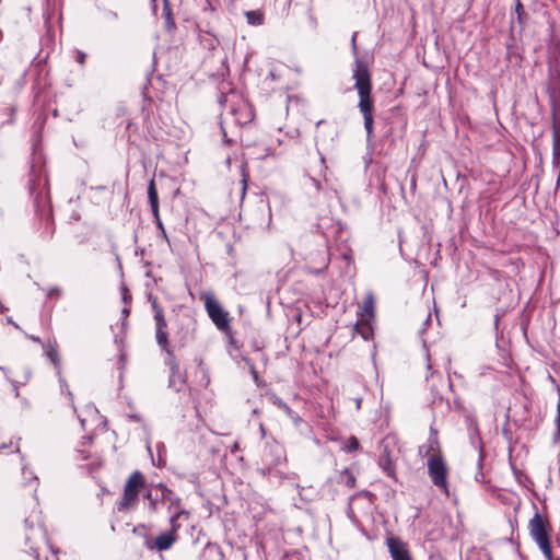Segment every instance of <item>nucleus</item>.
<instances>
[{
    "instance_id": "nucleus-12",
    "label": "nucleus",
    "mask_w": 560,
    "mask_h": 560,
    "mask_svg": "<svg viewBox=\"0 0 560 560\" xmlns=\"http://www.w3.org/2000/svg\"><path fill=\"white\" fill-rule=\"evenodd\" d=\"M355 331L361 335L364 340H369L373 336L372 319L359 318L355 325Z\"/></svg>"
},
{
    "instance_id": "nucleus-23",
    "label": "nucleus",
    "mask_w": 560,
    "mask_h": 560,
    "mask_svg": "<svg viewBox=\"0 0 560 560\" xmlns=\"http://www.w3.org/2000/svg\"><path fill=\"white\" fill-rule=\"evenodd\" d=\"M22 472L24 475V478H25V482H30V481H35L37 479V477L34 475V472L32 470H30L27 467L23 466L22 468Z\"/></svg>"
},
{
    "instance_id": "nucleus-19",
    "label": "nucleus",
    "mask_w": 560,
    "mask_h": 560,
    "mask_svg": "<svg viewBox=\"0 0 560 560\" xmlns=\"http://www.w3.org/2000/svg\"><path fill=\"white\" fill-rule=\"evenodd\" d=\"M341 476H342V480L347 487L353 488L355 486V478L350 471L345 470V471H342Z\"/></svg>"
},
{
    "instance_id": "nucleus-24",
    "label": "nucleus",
    "mask_w": 560,
    "mask_h": 560,
    "mask_svg": "<svg viewBox=\"0 0 560 560\" xmlns=\"http://www.w3.org/2000/svg\"><path fill=\"white\" fill-rule=\"evenodd\" d=\"M277 405L284 410V412L290 417L293 418V410L282 400L278 399Z\"/></svg>"
},
{
    "instance_id": "nucleus-7",
    "label": "nucleus",
    "mask_w": 560,
    "mask_h": 560,
    "mask_svg": "<svg viewBox=\"0 0 560 560\" xmlns=\"http://www.w3.org/2000/svg\"><path fill=\"white\" fill-rule=\"evenodd\" d=\"M179 528H174L170 526V529L161 533L153 541H145V546L148 549L158 551L168 550L177 540V532Z\"/></svg>"
},
{
    "instance_id": "nucleus-11",
    "label": "nucleus",
    "mask_w": 560,
    "mask_h": 560,
    "mask_svg": "<svg viewBox=\"0 0 560 560\" xmlns=\"http://www.w3.org/2000/svg\"><path fill=\"white\" fill-rule=\"evenodd\" d=\"M32 530V535H26V540L31 542L32 539H36L39 542L47 544V534L46 529L44 528L39 516H37V524L36 526L32 525L30 527Z\"/></svg>"
},
{
    "instance_id": "nucleus-32",
    "label": "nucleus",
    "mask_w": 560,
    "mask_h": 560,
    "mask_svg": "<svg viewBox=\"0 0 560 560\" xmlns=\"http://www.w3.org/2000/svg\"><path fill=\"white\" fill-rule=\"evenodd\" d=\"M38 548H39V547H33V546H31V549H33V550H34L36 558H38Z\"/></svg>"
},
{
    "instance_id": "nucleus-17",
    "label": "nucleus",
    "mask_w": 560,
    "mask_h": 560,
    "mask_svg": "<svg viewBox=\"0 0 560 560\" xmlns=\"http://www.w3.org/2000/svg\"><path fill=\"white\" fill-rule=\"evenodd\" d=\"M160 489H161V498L164 502H167L168 505H167V510L168 511H172V501L174 499H178L176 495L173 494V492L167 489L165 486H160Z\"/></svg>"
},
{
    "instance_id": "nucleus-33",
    "label": "nucleus",
    "mask_w": 560,
    "mask_h": 560,
    "mask_svg": "<svg viewBox=\"0 0 560 560\" xmlns=\"http://www.w3.org/2000/svg\"><path fill=\"white\" fill-rule=\"evenodd\" d=\"M128 299H129V296L127 295V292L125 291L124 295H122L124 302L127 303Z\"/></svg>"
},
{
    "instance_id": "nucleus-25",
    "label": "nucleus",
    "mask_w": 560,
    "mask_h": 560,
    "mask_svg": "<svg viewBox=\"0 0 560 560\" xmlns=\"http://www.w3.org/2000/svg\"><path fill=\"white\" fill-rule=\"evenodd\" d=\"M154 219H155V222H156V226L161 230L164 238L167 240V235H166L165 229L163 226V223H162V221L160 219V213L159 212H158V218H154Z\"/></svg>"
},
{
    "instance_id": "nucleus-40",
    "label": "nucleus",
    "mask_w": 560,
    "mask_h": 560,
    "mask_svg": "<svg viewBox=\"0 0 560 560\" xmlns=\"http://www.w3.org/2000/svg\"><path fill=\"white\" fill-rule=\"evenodd\" d=\"M313 182H314L315 186L318 188L319 187V183L317 180H315V179Z\"/></svg>"
},
{
    "instance_id": "nucleus-13",
    "label": "nucleus",
    "mask_w": 560,
    "mask_h": 560,
    "mask_svg": "<svg viewBox=\"0 0 560 560\" xmlns=\"http://www.w3.org/2000/svg\"><path fill=\"white\" fill-rule=\"evenodd\" d=\"M148 198L151 206L152 214L154 218H158V210H159V198H158V191L155 188L154 180L152 179L149 183L148 186Z\"/></svg>"
},
{
    "instance_id": "nucleus-2",
    "label": "nucleus",
    "mask_w": 560,
    "mask_h": 560,
    "mask_svg": "<svg viewBox=\"0 0 560 560\" xmlns=\"http://www.w3.org/2000/svg\"><path fill=\"white\" fill-rule=\"evenodd\" d=\"M530 537L539 547L547 560H555L549 541L548 522L536 513L528 524Z\"/></svg>"
},
{
    "instance_id": "nucleus-16",
    "label": "nucleus",
    "mask_w": 560,
    "mask_h": 560,
    "mask_svg": "<svg viewBox=\"0 0 560 560\" xmlns=\"http://www.w3.org/2000/svg\"><path fill=\"white\" fill-rule=\"evenodd\" d=\"M245 15L250 25H261L264 22V14L258 10L247 11Z\"/></svg>"
},
{
    "instance_id": "nucleus-28",
    "label": "nucleus",
    "mask_w": 560,
    "mask_h": 560,
    "mask_svg": "<svg viewBox=\"0 0 560 560\" xmlns=\"http://www.w3.org/2000/svg\"><path fill=\"white\" fill-rule=\"evenodd\" d=\"M250 371H252V374H253V377L255 380V382L258 381V373L257 371L255 370V368L253 365H250Z\"/></svg>"
},
{
    "instance_id": "nucleus-38",
    "label": "nucleus",
    "mask_w": 560,
    "mask_h": 560,
    "mask_svg": "<svg viewBox=\"0 0 560 560\" xmlns=\"http://www.w3.org/2000/svg\"><path fill=\"white\" fill-rule=\"evenodd\" d=\"M80 453H81V459H86L88 458V455L84 452H80Z\"/></svg>"
},
{
    "instance_id": "nucleus-18",
    "label": "nucleus",
    "mask_w": 560,
    "mask_h": 560,
    "mask_svg": "<svg viewBox=\"0 0 560 560\" xmlns=\"http://www.w3.org/2000/svg\"><path fill=\"white\" fill-rule=\"evenodd\" d=\"M357 450H359V441L355 436H350L343 445V451L350 453Z\"/></svg>"
},
{
    "instance_id": "nucleus-9",
    "label": "nucleus",
    "mask_w": 560,
    "mask_h": 560,
    "mask_svg": "<svg viewBox=\"0 0 560 560\" xmlns=\"http://www.w3.org/2000/svg\"><path fill=\"white\" fill-rule=\"evenodd\" d=\"M155 338L158 345L167 352L168 355L172 354L168 346V334L166 330V320L164 317L158 316V322H155Z\"/></svg>"
},
{
    "instance_id": "nucleus-36",
    "label": "nucleus",
    "mask_w": 560,
    "mask_h": 560,
    "mask_svg": "<svg viewBox=\"0 0 560 560\" xmlns=\"http://www.w3.org/2000/svg\"><path fill=\"white\" fill-rule=\"evenodd\" d=\"M30 338L35 342H40V339L38 337L31 336Z\"/></svg>"
},
{
    "instance_id": "nucleus-39",
    "label": "nucleus",
    "mask_w": 560,
    "mask_h": 560,
    "mask_svg": "<svg viewBox=\"0 0 560 560\" xmlns=\"http://www.w3.org/2000/svg\"><path fill=\"white\" fill-rule=\"evenodd\" d=\"M295 422H298L300 420V418L293 412V418H292Z\"/></svg>"
},
{
    "instance_id": "nucleus-6",
    "label": "nucleus",
    "mask_w": 560,
    "mask_h": 560,
    "mask_svg": "<svg viewBox=\"0 0 560 560\" xmlns=\"http://www.w3.org/2000/svg\"><path fill=\"white\" fill-rule=\"evenodd\" d=\"M44 349H45V353H46L47 358L50 360V362L55 365V368L57 370L61 392H66L71 405L73 406V395L70 392L65 378L61 376L60 358H59L56 341L48 342L47 345L44 346Z\"/></svg>"
},
{
    "instance_id": "nucleus-29",
    "label": "nucleus",
    "mask_w": 560,
    "mask_h": 560,
    "mask_svg": "<svg viewBox=\"0 0 560 560\" xmlns=\"http://www.w3.org/2000/svg\"><path fill=\"white\" fill-rule=\"evenodd\" d=\"M361 404H362V398H357V399H355V407H357V410H360V409H361Z\"/></svg>"
},
{
    "instance_id": "nucleus-4",
    "label": "nucleus",
    "mask_w": 560,
    "mask_h": 560,
    "mask_svg": "<svg viewBox=\"0 0 560 560\" xmlns=\"http://www.w3.org/2000/svg\"><path fill=\"white\" fill-rule=\"evenodd\" d=\"M205 302L206 311L220 330H226L230 327L229 313L223 310L219 301L212 292H205L201 294Z\"/></svg>"
},
{
    "instance_id": "nucleus-22",
    "label": "nucleus",
    "mask_w": 560,
    "mask_h": 560,
    "mask_svg": "<svg viewBox=\"0 0 560 560\" xmlns=\"http://www.w3.org/2000/svg\"><path fill=\"white\" fill-rule=\"evenodd\" d=\"M151 305L154 311V319L158 322V316L164 317L162 307L158 304L156 299L151 300Z\"/></svg>"
},
{
    "instance_id": "nucleus-14",
    "label": "nucleus",
    "mask_w": 560,
    "mask_h": 560,
    "mask_svg": "<svg viewBox=\"0 0 560 560\" xmlns=\"http://www.w3.org/2000/svg\"><path fill=\"white\" fill-rule=\"evenodd\" d=\"M374 317V298L369 293L361 307L360 318L373 319Z\"/></svg>"
},
{
    "instance_id": "nucleus-27",
    "label": "nucleus",
    "mask_w": 560,
    "mask_h": 560,
    "mask_svg": "<svg viewBox=\"0 0 560 560\" xmlns=\"http://www.w3.org/2000/svg\"><path fill=\"white\" fill-rule=\"evenodd\" d=\"M147 498H148V499H149V501H150V502H149V509H150L151 511H153V512H154V511H156V501H155V500H153V499L151 498V493H150V492H148V493H147Z\"/></svg>"
},
{
    "instance_id": "nucleus-35",
    "label": "nucleus",
    "mask_w": 560,
    "mask_h": 560,
    "mask_svg": "<svg viewBox=\"0 0 560 560\" xmlns=\"http://www.w3.org/2000/svg\"><path fill=\"white\" fill-rule=\"evenodd\" d=\"M122 314H124V316H128L129 315V308L125 307L122 310Z\"/></svg>"
},
{
    "instance_id": "nucleus-41",
    "label": "nucleus",
    "mask_w": 560,
    "mask_h": 560,
    "mask_svg": "<svg viewBox=\"0 0 560 560\" xmlns=\"http://www.w3.org/2000/svg\"><path fill=\"white\" fill-rule=\"evenodd\" d=\"M2 36V31L0 30V37Z\"/></svg>"
},
{
    "instance_id": "nucleus-20",
    "label": "nucleus",
    "mask_w": 560,
    "mask_h": 560,
    "mask_svg": "<svg viewBox=\"0 0 560 560\" xmlns=\"http://www.w3.org/2000/svg\"><path fill=\"white\" fill-rule=\"evenodd\" d=\"M552 155L555 162L560 158V143L557 133L553 135Z\"/></svg>"
},
{
    "instance_id": "nucleus-31",
    "label": "nucleus",
    "mask_w": 560,
    "mask_h": 560,
    "mask_svg": "<svg viewBox=\"0 0 560 560\" xmlns=\"http://www.w3.org/2000/svg\"><path fill=\"white\" fill-rule=\"evenodd\" d=\"M79 419H80V423H81L82 428L84 429L85 428V419L81 418V416H79Z\"/></svg>"
},
{
    "instance_id": "nucleus-10",
    "label": "nucleus",
    "mask_w": 560,
    "mask_h": 560,
    "mask_svg": "<svg viewBox=\"0 0 560 560\" xmlns=\"http://www.w3.org/2000/svg\"><path fill=\"white\" fill-rule=\"evenodd\" d=\"M170 515V526L174 528H180V518H188L189 513L183 509L180 500L174 499L172 501V511H168Z\"/></svg>"
},
{
    "instance_id": "nucleus-3",
    "label": "nucleus",
    "mask_w": 560,
    "mask_h": 560,
    "mask_svg": "<svg viewBox=\"0 0 560 560\" xmlns=\"http://www.w3.org/2000/svg\"><path fill=\"white\" fill-rule=\"evenodd\" d=\"M427 465L432 483L444 494L448 495V467L443 457L439 454H433L429 457Z\"/></svg>"
},
{
    "instance_id": "nucleus-1",
    "label": "nucleus",
    "mask_w": 560,
    "mask_h": 560,
    "mask_svg": "<svg viewBox=\"0 0 560 560\" xmlns=\"http://www.w3.org/2000/svg\"><path fill=\"white\" fill-rule=\"evenodd\" d=\"M355 80V89L359 94V109L364 118V128L368 137L373 135V100L371 97V77L368 67L357 59L355 69L353 71Z\"/></svg>"
},
{
    "instance_id": "nucleus-5",
    "label": "nucleus",
    "mask_w": 560,
    "mask_h": 560,
    "mask_svg": "<svg viewBox=\"0 0 560 560\" xmlns=\"http://www.w3.org/2000/svg\"><path fill=\"white\" fill-rule=\"evenodd\" d=\"M143 488H144V478L141 475V472L140 471L132 472L125 485L122 498H121L120 502L118 503V510L124 511V510H128V509L135 506V504L138 500L139 491Z\"/></svg>"
},
{
    "instance_id": "nucleus-34",
    "label": "nucleus",
    "mask_w": 560,
    "mask_h": 560,
    "mask_svg": "<svg viewBox=\"0 0 560 560\" xmlns=\"http://www.w3.org/2000/svg\"><path fill=\"white\" fill-rule=\"evenodd\" d=\"M88 411H90L92 413H97V410L94 407H89Z\"/></svg>"
},
{
    "instance_id": "nucleus-26",
    "label": "nucleus",
    "mask_w": 560,
    "mask_h": 560,
    "mask_svg": "<svg viewBox=\"0 0 560 560\" xmlns=\"http://www.w3.org/2000/svg\"><path fill=\"white\" fill-rule=\"evenodd\" d=\"M85 58H86V55L83 51H80V50L75 51L77 62H79L80 65H83L85 61Z\"/></svg>"
},
{
    "instance_id": "nucleus-21",
    "label": "nucleus",
    "mask_w": 560,
    "mask_h": 560,
    "mask_svg": "<svg viewBox=\"0 0 560 560\" xmlns=\"http://www.w3.org/2000/svg\"><path fill=\"white\" fill-rule=\"evenodd\" d=\"M424 447H427L425 455H428L431 452H435V450L438 448V441H436V439L435 438H430L429 441H428V445L420 448L421 453L423 452Z\"/></svg>"
},
{
    "instance_id": "nucleus-30",
    "label": "nucleus",
    "mask_w": 560,
    "mask_h": 560,
    "mask_svg": "<svg viewBox=\"0 0 560 560\" xmlns=\"http://www.w3.org/2000/svg\"><path fill=\"white\" fill-rule=\"evenodd\" d=\"M355 36H357V34L354 33L352 36V47H353L354 52H357Z\"/></svg>"
},
{
    "instance_id": "nucleus-15",
    "label": "nucleus",
    "mask_w": 560,
    "mask_h": 560,
    "mask_svg": "<svg viewBox=\"0 0 560 560\" xmlns=\"http://www.w3.org/2000/svg\"><path fill=\"white\" fill-rule=\"evenodd\" d=\"M380 466L388 477L395 478V465L386 451L380 457Z\"/></svg>"
},
{
    "instance_id": "nucleus-8",
    "label": "nucleus",
    "mask_w": 560,
    "mask_h": 560,
    "mask_svg": "<svg viewBox=\"0 0 560 560\" xmlns=\"http://www.w3.org/2000/svg\"><path fill=\"white\" fill-rule=\"evenodd\" d=\"M387 547L393 560H412L407 545L399 538H387Z\"/></svg>"
},
{
    "instance_id": "nucleus-37",
    "label": "nucleus",
    "mask_w": 560,
    "mask_h": 560,
    "mask_svg": "<svg viewBox=\"0 0 560 560\" xmlns=\"http://www.w3.org/2000/svg\"><path fill=\"white\" fill-rule=\"evenodd\" d=\"M522 10V4L521 2L518 1L517 4H516V11L520 12Z\"/></svg>"
}]
</instances>
